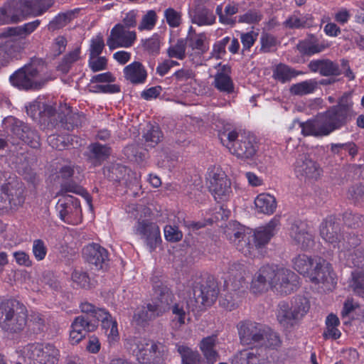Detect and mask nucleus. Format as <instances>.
<instances>
[{
    "label": "nucleus",
    "instance_id": "f257e3e1",
    "mask_svg": "<svg viewBox=\"0 0 364 364\" xmlns=\"http://www.w3.org/2000/svg\"><path fill=\"white\" fill-rule=\"evenodd\" d=\"M355 114L351 94L346 92L338 99L336 105L314 119L300 123L301 133L304 136L316 137L328 136L345 126Z\"/></svg>",
    "mask_w": 364,
    "mask_h": 364
},
{
    "label": "nucleus",
    "instance_id": "f03ea898",
    "mask_svg": "<svg viewBox=\"0 0 364 364\" xmlns=\"http://www.w3.org/2000/svg\"><path fill=\"white\" fill-rule=\"evenodd\" d=\"M298 284L299 277L294 272L267 265L255 275L250 289L254 294H259L272 288L280 294L287 295L295 291Z\"/></svg>",
    "mask_w": 364,
    "mask_h": 364
},
{
    "label": "nucleus",
    "instance_id": "7ed1b4c3",
    "mask_svg": "<svg viewBox=\"0 0 364 364\" xmlns=\"http://www.w3.org/2000/svg\"><path fill=\"white\" fill-rule=\"evenodd\" d=\"M221 143L229 151L241 160L253 159L258 150L255 137L235 130H225L218 134Z\"/></svg>",
    "mask_w": 364,
    "mask_h": 364
},
{
    "label": "nucleus",
    "instance_id": "20e7f679",
    "mask_svg": "<svg viewBox=\"0 0 364 364\" xmlns=\"http://www.w3.org/2000/svg\"><path fill=\"white\" fill-rule=\"evenodd\" d=\"M44 65L40 60H33L10 76L11 84L19 90H39L47 80L41 77Z\"/></svg>",
    "mask_w": 364,
    "mask_h": 364
},
{
    "label": "nucleus",
    "instance_id": "39448f33",
    "mask_svg": "<svg viewBox=\"0 0 364 364\" xmlns=\"http://www.w3.org/2000/svg\"><path fill=\"white\" fill-rule=\"evenodd\" d=\"M243 266L240 264H232L228 271V276L225 280L226 287L232 292H227L220 298V305L228 311L235 309L239 304V294L237 292L246 287L244 277Z\"/></svg>",
    "mask_w": 364,
    "mask_h": 364
},
{
    "label": "nucleus",
    "instance_id": "423d86ee",
    "mask_svg": "<svg viewBox=\"0 0 364 364\" xmlns=\"http://www.w3.org/2000/svg\"><path fill=\"white\" fill-rule=\"evenodd\" d=\"M218 293V285L213 279L196 283L193 287V296L187 300V309L193 311L210 306L216 301Z\"/></svg>",
    "mask_w": 364,
    "mask_h": 364
},
{
    "label": "nucleus",
    "instance_id": "0eeeda50",
    "mask_svg": "<svg viewBox=\"0 0 364 364\" xmlns=\"http://www.w3.org/2000/svg\"><path fill=\"white\" fill-rule=\"evenodd\" d=\"M309 309V302L305 297H298L292 304L282 301L278 305L277 318L278 322L285 328H291L296 326Z\"/></svg>",
    "mask_w": 364,
    "mask_h": 364
},
{
    "label": "nucleus",
    "instance_id": "6e6552de",
    "mask_svg": "<svg viewBox=\"0 0 364 364\" xmlns=\"http://www.w3.org/2000/svg\"><path fill=\"white\" fill-rule=\"evenodd\" d=\"M320 236L333 248L343 252L348 250L350 247L358 245L360 241L358 237L346 241V238L341 234V227L333 218H326L320 225Z\"/></svg>",
    "mask_w": 364,
    "mask_h": 364
},
{
    "label": "nucleus",
    "instance_id": "1a4fd4ad",
    "mask_svg": "<svg viewBox=\"0 0 364 364\" xmlns=\"http://www.w3.org/2000/svg\"><path fill=\"white\" fill-rule=\"evenodd\" d=\"M18 303L7 300L0 304V327L6 333H18L23 329L26 324V314L21 311L15 314Z\"/></svg>",
    "mask_w": 364,
    "mask_h": 364
},
{
    "label": "nucleus",
    "instance_id": "9d476101",
    "mask_svg": "<svg viewBox=\"0 0 364 364\" xmlns=\"http://www.w3.org/2000/svg\"><path fill=\"white\" fill-rule=\"evenodd\" d=\"M308 68L312 73H318L323 77L338 76L344 74L349 80L355 78L348 61L344 59L341 60V67L336 62L330 59L321 58L311 60L308 64Z\"/></svg>",
    "mask_w": 364,
    "mask_h": 364
},
{
    "label": "nucleus",
    "instance_id": "9b49d317",
    "mask_svg": "<svg viewBox=\"0 0 364 364\" xmlns=\"http://www.w3.org/2000/svg\"><path fill=\"white\" fill-rule=\"evenodd\" d=\"M21 355L39 364H56L58 360V350L51 344L31 343L20 350Z\"/></svg>",
    "mask_w": 364,
    "mask_h": 364
},
{
    "label": "nucleus",
    "instance_id": "f8f14e48",
    "mask_svg": "<svg viewBox=\"0 0 364 364\" xmlns=\"http://www.w3.org/2000/svg\"><path fill=\"white\" fill-rule=\"evenodd\" d=\"M80 309L83 313L90 314L97 320L101 321L102 328L109 343L119 339L117 321L111 316L109 312L103 309H95L92 304L88 302L82 303Z\"/></svg>",
    "mask_w": 364,
    "mask_h": 364
},
{
    "label": "nucleus",
    "instance_id": "ddd939ff",
    "mask_svg": "<svg viewBox=\"0 0 364 364\" xmlns=\"http://www.w3.org/2000/svg\"><path fill=\"white\" fill-rule=\"evenodd\" d=\"M26 14H39L38 10L25 9L23 0H11L0 7V25L16 23L24 20Z\"/></svg>",
    "mask_w": 364,
    "mask_h": 364
},
{
    "label": "nucleus",
    "instance_id": "4468645a",
    "mask_svg": "<svg viewBox=\"0 0 364 364\" xmlns=\"http://www.w3.org/2000/svg\"><path fill=\"white\" fill-rule=\"evenodd\" d=\"M164 346L159 342L144 339L138 343V362L141 364H161Z\"/></svg>",
    "mask_w": 364,
    "mask_h": 364
},
{
    "label": "nucleus",
    "instance_id": "2eb2a0df",
    "mask_svg": "<svg viewBox=\"0 0 364 364\" xmlns=\"http://www.w3.org/2000/svg\"><path fill=\"white\" fill-rule=\"evenodd\" d=\"M279 221L277 218L271 220L266 225L257 228L255 231L249 230L248 243L250 244V255H253L255 250L264 247L276 233V228Z\"/></svg>",
    "mask_w": 364,
    "mask_h": 364
},
{
    "label": "nucleus",
    "instance_id": "dca6fc26",
    "mask_svg": "<svg viewBox=\"0 0 364 364\" xmlns=\"http://www.w3.org/2000/svg\"><path fill=\"white\" fill-rule=\"evenodd\" d=\"M56 210L60 218L65 223L74 224L81 220L80 201L72 196H63L56 204Z\"/></svg>",
    "mask_w": 364,
    "mask_h": 364
},
{
    "label": "nucleus",
    "instance_id": "f3484780",
    "mask_svg": "<svg viewBox=\"0 0 364 364\" xmlns=\"http://www.w3.org/2000/svg\"><path fill=\"white\" fill-rule=\"evenodd\" d=\"M240 342L242 345L259 347L264 341L265 326L252 321L240 322L237 325Z\"/></svg>",
    "mask_w": 364,
    "mask_h": 364
},
{
    "label": "nucleus",
    "instance_id": "a211bd4d",
    "mask_svg": "<svg viewBox=\"0 0 364 364\" xmlns=\"http://www.w3.org/2000/svg\"><path fill=\"white\" fill-rule=\"evenodd\" d=\"M294 171L300 180H316L321 173L318 164L308 154L304 153L298 156L294 165Z\"/></svg>",
    "mask_w": 364,
    "mask_h": 364
},
{
    "label": "nucleus",
    "instance_id": "6ab92c4d",
    "mask_svg": "<svg viewBox=\"0 0 364 364\" xmlns=\"http://www.w3.org/2000/svg\"><path fill=\"white\" fill-rule=\"evenodd\" d=\"M210 190L216 200H227L232 194L231 182L219 168H214L209 173Z\"/></svg>",
    "mask_w": 364,
    "mask_h": 364
},
{
    "label": "nucleus",
    "instance_id": "aec40b11",
    "mask_svg": "<svg viewBox=\"0 0 364 364\" xmlns=\"http://www.w3.org/2000/svg\"><path fill=\"white\" fill-rule=\"evenodd\" d=\"M135 38L134 31L127 30L121 23H117L112 28L107 40V45L110 50L128 48L134 43Z\"/></svg>",
    "mask_w": 364,
    "mask_h": 364
},
{
    "label": "nucleus",
    "instance_id": "412c9836",
    "mask_svg": "<svg viewBox=\"0 0 364 364\" xmlns=\"http://www.w3.org/2000/svg\"><path fill=\"white\" fill-rule=\"evenodd\" d=\"M289 235L302 250H308L314 245L312 230L306 222L294 221L291 226Z\"/></svg>",
    "mask_w": 364,
    "mask_h": 364
},
{
    "label": "nucleus",
    "instance_id": "4be33fe9",
    "mask_svg": "<svg viewBox=\"0 0 364 364\" xmlns=\"http://www.w3.org/2000/svg\"><path fill=\"white\" fill-rule=\"evenodd\" d=\"M228 240L245 256L250 255L249 230L238 224H230L225 231Z\"/></svg>",
    "mask_w": 364,
    "mask_h": 364
},
{
    "label": "nucleus",
    "instance_id": "5701e85b",
    "mask_svg": "<svg viewBox=\"0 0 364 364\" xmlns=\"http://www.w3.org/2000/svg\"><path fill=\"white\" fill-rule=\"evenodd\" d=\"M309 278L316 284H333L334 274L331 264L321 257H315L314 264Z\"/></svg>",
    "mask_w": 364,
    "mask_h": 364
},
{
    "label": "nucleus",
    "instance_id": "b1692460",
    "mask_svg": "<svg viewBox=\"0 0 364 364\" xmlns=\"http://www.w3.org/2000/svg\"><path fill=\"white\" fill-rule=\"evenodd\" d=\"M173 294L170 289L161 284L154 287L151 304H154L159 311L164 314L166 311L169 309V306L173 302Z\"/></svg>",
    "mask_w": 364,
    "mask_h": 364
},
{
    "label": "nucleus",
    "instance_id": "393cba45",
    "mask_svg": "<svg viewBox=\"0 0 364 364\" xmlns=\"http://www.w3.org/2000/svg\"><path fill=\"white\" fill-rule=\"evenodd\" d=\"M82 254L87 262L95 265L97 269H102L108 257L107 250L94 243L85 246Z\"/></svg>",
    "mask_w": 364,
    "mask_h": 364
},
{
    "label": "nucleus",
    "instance_id": "a878e982",
    "mask_svg": "<svg viewBox=\"0 0 364 364\" xmlns=\"http://www.w3.org/2000/svg\"><path fill=\"white\" fill-rule=\"evenodd\" d=\"M230 73V68L224 65L221 70L215 75L213 85L218 91L226 94H231L234 92L235 86L229 75Z\"/></svg>",
    "mask_w": 364,
    "mask_h": 364
},
{
    "label": "nucleus",
    "instance_id": "bb28decb",
    "mask_svg": "<svg viewBox=\"0 0 364 364\" xmlns=\"http://www.w3.org/2000/svg\"><path fill=\"white\" fill-rule=\"evenodd\" d=\"M297 49L300 53L311 56L323 52L327 45L314 36H310L297 44Z\"/></svg>",
    "mask_w": 364,
    "mask_h": 364
},
{
    "label": "nucleus",
    "instance_id": "cd10ccee",
    "mask_svg": "<svg viewBox=\"0 0 364 364\" xmlns=\"http://www.w3.org/2000/svg\"><path fill=\"white\" fill-rule=\"evenodd\" d=\"M142 238L151 250H154L161 242L159 228L156 223H144L141 229Z\"/></svg>",
    "mask_w": 364,
    "mask_h": 364
},
{
    "label": "nucleus",
    "instance_id": "c85d7f7f",
    "mask_svg": "<svg viewBox=\"0 0 364 364\" xmlns=\"http://www.w3.org/2000/svg\"><path fill=\"white\" fill-rule=\"evenodd\" d=\"M26 43L15 41L7 42L4 46L0 47V66L6 64L11 59L16 58L18 54L25 48Z\"/></svg>",
    "mask_w": 364,
    "mask_h": 364
},
{
    "label": "nucleus",
    "instance_id": "c756f323",
    "mask_svg": "<svg viewBox=\"0 0 364 364\" xmlns=\"http://www.w3.org/2000/svg\"><path fill=\"white\" fill-rule=\"evenodd\" d=\"M193 23L199 26H211L215 23L216 16L213 11L206 7L197 8L193 14H190Z\"/></svg>",
    "mask_w": 364,
    "mask_h": 364
},
{
    "label": "nucleus",
    "instance_id": "7c9ffc66",
    "mask_svg": "<svg viewBox=\"0 0 364 364\" xmlns=\"http://www.w3.org/2000/svg\"><path fill=\"white\" fill-rule=\"evenodd\" d=\"M87 327L88 323L83 317H77L71 325L70 342L74 345L82 341L85 337Z\"/></svg>",
    "mask_w": 364,
    "mask_h": 364
},
{
    "label": "nucleus",
    "instance_id": "2f4dec72",
    "mask_svg": "<svg viewBox=\"0 0 364 364\" xmlns=\"http://www.w3.org/2000/svg\"><path fill=\"white\" fill-rule=\"evenodd\" d=\"M255 207L259 213L270 215L276 208L277 202L274 196L267 193H261L255 200Z\"/></svg>",
    "mask_w": 364,
    "mask_h": 364
},
{
    "label": "nucleus",
    "instance_id": "473e14b6",
    "mask_svg": "<svg viewBox=\"0 0 364 364\" xmlns=\"http://www.w3.org/2000/svg\"><path fill=\"white\" fill-rule=\"evenodd\" d=\"M301 73L287 65L279 63L274 68L272 76L276 80L285 83Z\"/></svg>",
    "mask_w": 364,
    "mask_h": 364
},
{
    "label": "nucleus",
    "instance_id": "72a5a7b5",
    "mask_svg": "<svg viewBox=\"0 0 364 364\" xmlns=\"http://www.w3.org/2000/svg\"><path fill=\"white\" fill-rule=\"evenodd\" d=\"M215 336H208L203 338L200 345V350H202L207 362L209 364L215 363L218 359V354L215 350Z\"/></svg>",
    "mask_w": 364,
    "mask_h": 364
},
{
    "label": "nucleus",
    "instance_id": "f704fd0d",
    "mask_svg": "<svg viewBox=\"0 0 364 364\" xmlns=\"http://www.w3.org/2000/svg\"><path fill=\"white\" fill-rule=\"evenodd\" d=\"M40 23V20H35L21 26L8 28L6 31V36L18 37L20 39H25L27 36L31 34L38 27Z\"/></svg>",
    "mask_w": 364,
    "mask_h": 364
},
{
    "label": "nucleus",
    "instance_id": "c9c22d12",
    "mask_svg": "<svg viewBox=\"0 0 364 364\" xmlns=\"http://www.w3.org/2000/svg\"><path fill=\"white\" fill-rule=\"evenodd\" d=\"M143 139L146 147H154L162 139L163 134L160 128L156 124H147L144 132Z\"/></svg>",
    "mask_w": 364,
    "mask_h": 364
},
{
    "label": "nucleus",
    "instance_id": "e433bc0d",
    "mask_svg": "<svg viewBox=\"0 0 364 364\" xmlns=\"http://www.w3.org/2000/svg\"><path fill=\"white\" fill-rule=\"evenodd\" d=\"M89 150V158L95 166L100 164L110 154V149L108 146L98 143L90 144Z\"/></svg>",
    "mask_w": 364,
    "mask_h": 364
},
{
    "label": "nucleus",
    "instance_id": "4c0bfd02",
    "mask_svg": "<svg viewBox=\"0 0 364 364\" xmlns=\"http://www.w3.org/2000/svg\"><path fill=\"white\" fill-rule=\"evenodd\" d=\"M314 258L306 255H299L293 259L294 268L301 274L309 277L311 271L314 264Z\"/></svg>",
    "mask_w": 364,
    "mask_h": 364
},
{
    "label": "nucleus",
    "instance_id": "58836bf2",
    "mask_svg": "<svg viewBox=\"0 0 364 364\" xmlns=\"http://www.w3.org/2000/svg\"><path fill=\"white\" fill-rule=\"evenodd\" d=\"M318 87L316 80L310 79L293 84L289 89L291 94L303 96L313 93Z\"/></svg>",
    "mask_w": 364,
    "mask_h": 364
},
{
    "label": "nucleus",
    "instance_id": "ea45409f",
    "mask_svg": "<svg viewBox=\"0 0 364 364\" xmlns=\"http://www.w3.org/2000/svg\"><path fill=\"white\" fill-rule=\"evenodd\" d=\"M25 9L38 10L41 14H26L27 16H38L45 13L53 4V0H23Z\"/></svg>",
    "mask_w": 364,
    "mask_h": 364
},
{
    "label": "nucleus",
    "instance_id": "a19ab883",
    "mask_svg": "<svg viewBox=\"0 0 364 364\" xmlns=\"http://www.w3.org/2000/svg\"><path fill=\"white\" fill-rule=\"evenodd\" d=\"M186 40L187 43L188 42L189 46L193 50H198V53L203 54L208 49V46L205 43L207 37L204 33L188 35Z\"/></svg>",
    "mask_w": 364,
    "mask_h": 364
},
{
    "label": "nucleus",
    "instance_id": "79ce46f5",
    "mask_svg": "<svg viewBox=\"0 0 364 364\" xmlns=\"http://www.w3.org/2000/svg\"><path fill=\"white\" fill-rule=\"evenodd\" d=\"M258 363V355L253 351L252 348L240 351L232 360V364H257Z\"/></svg>",
    "mask_w": 364,
    "mask_h": 364
},
{
    "label": "nucleus",
    "instance_id": "37998d69",
    "mask_svg": "<svg viewBox=\"0 0 364 364\" xmlns=\"http://www.w3.org/2000/svg\"><path fill=\"white\" fill-rule=\"evenodd\" d=\"M307 24V17L299 11H294L283 23V26L289 29H299Z\"/></svg>",
    "mask_w": 364,
    "mask_h": 364
},
{
    "label": "nucleus",
    "instance_id": "c03bdc74",
    "mask_svg": "<svg viewBox=\"0 0 364 364\" xmlns=\"http://www.w3.org/2000/svg\"><path fill=\"white\" fill-rule=\"evenodd\" d=\"M343 221L348 228L358 230L357 233L363 232L364 219L361 215L346 212L343 215Z\"/></svg>",
    "mask_w": 364,
    "mask_h": 364
},
{
    "label": "nucleus",
    "instance_id": "a18cd8bd",
    "mask_svg": "<svg viewBox=\"0 0 364 364\" xmlns=\"http://www.w3.org/2000/svg\"><path fill=\"white\" fill-rule=\"evenodd\" d=\"M44 108L43 112H47L48 114L51 115L53 113L54 109L51 106L45 105L39 101H35L26 107L27 114L33 119H36L42 113V108Z\"/></svg>",
    "mask_w": 364,
    "mask_h": 364
},
{
    "label": "nucleus",
    "instance_id": "49530a36",
    "mask_svg": "<svg viewBox=\"0 0 364 364\" xmlns=\"http://www.w3.org/2000/svg\"><path fill=\"white\" fill-rule=\"evenodd\" d=\"M141 42L142 48L147 53L153 55L159 53L160 40L158 34L155 33L147 39H142Z\"/></svg>",
    "mask_w": 364,
    "mask_h": 364
},
{
    "label": "nucleus",
    "instance_id": "de8ad7c7",
    "mask_svg": "<svg viewBox=\"0 0 364 364\" xmlns=\"http://www.w3.org/2000/svg\"><path fill=\"white\" fill-rule=\"evenodd\" d=\"M281 340L277 333L272 329L265 327V335L264 341L259 343V347H265L269 348H277L280 346Z\"/></svg>",
    "mask_w": 364,
    "mask_h": 364
},
{
    "label": "nucleus",
    "instance_id": "09e8293b",
    "mask_svg": "<svg viewBox=\"0 0 364 364\" xmlns=\"http://www.w3.org/2000/svg\"><path fill=\"white\" fill-rule=\"evenodd\" d=\"M187 42L186 39H178L176 44L171 46L168 50L167 53L170 58H175L179 60H183L186 56Z\"/></svg>",
    "mask_w": 364,
    "mask_h": 364
},
{
    "label": "nucleus",
    "instance_id": "8fccbe9b",
    "mask_svg": "<svg viewBox=\"0 0 364 364\" xmlns=\"http://www.w3.org/2000/svg\"><path fill=\"white\" fill-rule=\"evenodd\" d=\"M163 314L152 304L149 303L146 306H144L140 314L138 315V323L139 321L141 322H147L154 320L156 317L162 315Z\"/></svg>",
    "mask_w": 364,
    "mask_h": 364
},
{
    "label": "nucleus",
    "instance_id": "3c124183",
    "mask_svg": "<svg viewBox=\"0 0 364 364\" xmlns=\"http://www.w3.org/2000/svg\"><path fill=\"white\" fill-rule=\"evenodd\" d=\"M350 287L356 295L364 298V273L353 272Z\"/></svg>",
    "mask_w": 364,
    "mask_h": 364
},
{
    "label": "nucleus",
    "instance_id": "603ef678",
    "mask_svg": "<svg viewBox=\"0 0 364 364\" xmlns=\"http://www.w3.org/2000/svg\"><path fill=\"white\" fill-rule=\"evenodd\" d=\"M73 14L65 12L58 14L48 25V28L51 31L61 28L66 26L72 19Z\"/></svg>",
    "mask_w": 364,
    "mask_h": 364
},
{
    "label": "nucleus",
    "instance_id": "864d4df0",
    "mask_svg": "<svg viewBox=\"0 0 364 364\" xmlns=\"http://www.w3.org/2000/svg\"><path fill=\"white\" fill-rule=\"evenodd\" d=\"M3 193L8 198L10 208H18L23 204L24 198L20 191H15V195H14L12 190H10L7 186H3Z\"/></svg>",
    "mask_w": 364,
    "mask_h": 364
},
{
    "label": "nucleus",
    "instance_id": "5fc2aeb1",
    "mask_svg": "<svg viewBox=\"0 0 364 364\" xmlns=\"http://www.w3.org/2000/svg\"><path fill=\"white\" fill-rule=\"evenodd\" d=\"M260 51L262 53H270L275 50L277 39L269 33L263 32L260 36Z\"/></svg>",
    "mask_w": 364,
    "mask_h": 364
},
{
    "label": "nucleus",
    "instance_id": "6e6d98bb",
    "mask_svg": "<svg viewBox=\"0 0 364 364\" xmlns=\"http://www.w3.org/2000/svg\"><path fill=\"white\" fill-rule=\"evenodd\" d=\"M177 350L181 356L183 364H196L198 363V353L193 352L188 347L183 345L177 346Z\"/></svg>",
    "mask_w": 364,
    "mask_h": 364
},
{
    "label": "nucleus",
    "instance_id": "4d7b16f0",
    "mask_svg": "<svg viewBox=\"0 0 364 364\" xmlns=\"http://www.w3.org/2000/svg\"><path fill=\"white\" fill-rule=\"evenodd\" d=\"M157 21V16L154 10H149L141 17L138 29L140 31L152 30Z\"/></svg>",
    "mask_w": 364,
    "mask_h": 364
},
{
    "label": "nucleus",
    "instance_id": "13d9d810",
    "mask_svg": "<svg viewBox=\"0 0 364 364\" xmlns=\"http://www.w3.org/2000/svg\"><path fill=\"white\" fill-rule=\"evenodd\" d=\"M73 286L79 288H89L90 279L86 272L80 269H75L71 274Z\"/></svg>",
    "mask_w": 364,
    "mask_h": 364
},
{
    "label": "nucleus",
    "instance_id": "bf43d9fd",
    "mask_svg": "<svg viewBox=\"0 0 364 364\" xmlns=\"http://www.w3.org/2000/svg\"><path fill=\"white\" fill-rule=\"evenodd\" d=\"M164 17L168 25L171 28L178 27L182 22L181 12L171 7L164 11Z\"/></svg>",
    "mask_w": 364,
    "mask_h": 364
},
{
    "label": "nucleus",
    "instance_id": "052dcab7",
    "mask_svg": "<svg viewBox=\"0 0 364 364\" xmlns=\"http://www.w3.org/2000/svg\"><path fill=\"white\" fill-rule=\"evenodd\" d=\"M12 132L20 139L23 140V141H25L28 144L31 143V146L36 148L39 146L38 137L37 136H35L36 139H35L34 142L28 141V135L29 134L34 135V134L32 132H29L27 127L23 126L21 128L20 126H18V124H16V126L13 127Z\"/></svg>",
    "mask_w": 364,
    "mask_h": 364
},
{
    "label": "nucleus",
    "instance_id": "680f3d73",
    "mask_svg": "<svg viewBox=\"0 0 364 364\" xmlns=\"http://www.w3.org/2000/svg\"><path fill=\"white\" fill-rule=\"evenodd\" d=\"M70 192L84 196L90 208L92 209L91 198H90L89 194L81 186H77V185H75L73 183H68L62 187L61 191H60V194L63 195V194H65V193H70Z\"/></svg>",
    "mask_w": 364,
    "mask_h": 364
},
{
    "label": "nucleus",
    "instance_id": "e2e57ef3",
    "mask_svg": "<svg viewBox=\"0 0 364 364\" xmlns=\"http://www.w3.org/2000/svg\"><path fill=\"white\" fill-rule=\"evenodd\" d=\"M164 236L166 240L176 242L180 241L183 237V233L175 225H166L164 228Z\"/></svg>",
    "mask_w": 364,
    "mask_h": 364
},
{
    "label": "nucleus",
    "instance_id": "0e129e2a",
    "mask_svg": "<svg viewBox=\"0 0 364 364\" xmlns=\"http://www.w3.org/2000/svg\"><path fill=\"white\" fill-rule=\"evenodd\" d=\"M105 46V43L102 36L99 34L96 36L93 37L91 39L90 52L91 57H97L99 56Z\"/></svg>",
    "mask_w": 364,
    "mask_h": 364
},
{
    "label": "nucleus",
    "instance_id": "69168bd1",
    "mask_svg": "<svg viewBox=\"0 0 364 364\" xmlns=\"http://www.w3.org/2000/svg\"><path fill=\"white\" fill-rule=\"evenodd\" d=\"M230 41V38L226 36L215 43L213 47L212 55L213 57L220 59L226 53L225 48L228 43Z\"/></svg>",
    "mask_w": 364,
    "mask_h": 364
},
{
    "label": "nucleus",
    "instance_id": "338daca9",
    "mask_svg": "<svg viewBox=\"0 0 364 364\" xmlns=\"http://www.w3.org/2000/svg\"><path fill=\"white\" fill-rule=\"evenodd\" d=\"M262 18V14L257 10H249L245 14L239 16V22L246 23H256Z\"/></svg>",
    "mask_w": 364,
    "mask_h": 364
},
{
    "label": "nucleus",
    "instance_id": "774afa93",
    "mask_svg": "<svg viewBox=\"0 0 364 364\" xmlns=\"http://www.w3.org/2000/svg\"><path fill=\"white\" fill-rule=\"evenodd\" d=\"M32 252L38 261L43 260L47 254V248L41 240H35L33 242Z\"/></svg>",
    "mask_w": 364,
    "mask_h": 364
}]
</instances>
